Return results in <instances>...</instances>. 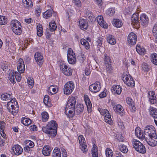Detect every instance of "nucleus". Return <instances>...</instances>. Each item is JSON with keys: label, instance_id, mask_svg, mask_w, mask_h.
I'll use <instances>...</instances> for the list:
<instances>
[{"label": "nucleus", "instance_id": "f257e3e1", "mask_svg": "<svg viewBox=\"0 0 157 157\" xmlns=\"http://www.w3.org/2000/svg\"><path fill=\"white\" fill-rule=\"evenodd\" d=\"M57 124L55 121H51L48 123L44 127H43V131L46 133L49 137H53L57 134Z\"/></svg>", "mask_w": 157, "mask_h": 157}, {"label": "nucleus", "instance_id": "f03ea898", "mask_svg": "<svg viewBox=\"0 0 157 157\" xmlns=\"http://www.w3.org/2000/svg\"><path fill=\"white\" fill-rule=\"evenodd\" d=\"M7 107L8 111L11 112L13 115H16L18 113L19 109L17 102L15 99H12L8 102Z\"/></svg>", "mask_w": 157, "mask_h": 157}, {"label": "nucleus", "instance_id": "7ed1b4c3", "mask_svg": "<svg viewBox=\"0 0 157 157\" xmlns=\"http://www.w3.org/2000/svg\"><path fill=\"white\" fill-rule=\"evenodd\" d=\"M144 134L145 137V140L147 141L152 137H156V133L154 127L152 125H148L145 128Z\"/></svg>", "mask_w": 157, "mask_h": 157}, {"label": "nucleus", "instance_id": "20e7f679", "mask_svg": "<svg viewBox=\"0 0 157 157\" xmlns=\"http://www.w3.org/2000/svg\"><path fill=\"white\" fill-rule=\"evenodd\" d=\"M11 26L13 31L17 35L22 33L21 26L20 23L17 20H13L11 21Z\"/></svg>", "mask_w": 157, "mask_h": 157}, {"label": "nucleus", "instance_id": "39448f33", "mask_svg": "<svg viewBox=\"0 0 157 157\" xmlns=\"http://www.w3.org/2000/svg\"><path fill=\"white\" fill-rule=\"evenodd\" d=\"M122 77V80L124 83L127 85L133 87L135 86V82L134 81L132 77L129 74H127L126 75L125 74Z\"/></svg>", "mask_w": 157, "mask_h": 157}, {"label": "nucleus", "instance_id": "423d86ee", "mask_svg": "<svg viewBox=\"0 0 157 157\" xmlns=\"http://www.w3.org/2000/svg\"><path fill=\"white\" fill-rule=\"evenodd\" d=\"M74 87V84L73 82L69 81L67 82L64 87V94L67 95L70 94L72 92Z\"/></svg>", "mask_w": 157, "mask_h": 157}, {"label": "nucleus", "instance_id": "0eeeda50", "mask_svg": "<svg viewBox=\"0 0 157 157\" xmlns=\"http://www.w3.org/2000/svg\"><path fill=\"white\" fill-rule=\"evenodd\" d=\"M67 58L68 61L69 63L74 64L76 63L75 55L71 48H69L68 50Z\"/></svg>", "mask_w": 157, "mask_h": 157}, {"label": "nucleus", "instance_id": "6e6552de", "mask_svg": "<svg viewBox=\"0 0 157 157\" xmlns=\"http://www.w3.org/2000/svg\"><path fill=\"white\" fill-rule=\"evenodd\" d=\"M137 36L134 33H131L127 38V44L132 46L135 45L136 42Z\"/></svg>", "mask_w": 157, "mask_h": 157}, {"label": "nucleus", "instance_id": "1a4fd4ad", "mask_svg": "<svg viewBox=\"0 0 157 157\" xmlns=\"http://www.w3.org/2000/svg\"><path fill=\"white\" fill-rule=\"evenodd\" d=\"M76 102V99L75 98L73 97H71L67 101L65 109L67 110L68 109L74 110L75 109Z\"/></svg>", "mask_w": 157, "mask_h": 157}, {"label": "nucleus", "instance_id": "9d476101", "mask_svg": "<svg viewBox=\"0 0 157 157\" xmlns=\"http://www.w3.org/2000/svg\"><path fill=\"white\" fill-rule=\"evenodd\" d=\"M101 88L100 83L97 82L94 84L91 85L89 87V90L91 91L96 93L99 91Z\"/></svg>", "mask_w": 157, "mask_h": 157}, {"label": "nucleus", "instance_id": "9b49d317", "mask_svg": "<svg viewBox=\"0 0 157 157\" xmlns=\"http://www.w3.org/2000/svg\"><path fill=\"white\" fill-rule=\"evenodd\" d=\"M60 68H62V72L65 75L67 76H70L72 75V69L68 67L66 65H64L63 66H62V67H60Z\"/></svg>", "mask_w": 157, "mask_h": 157}, {"label": "nucleus", "instance_id": "f8f14e48", "mask_svg": "<svg viewBox=\"0 0 157 157\" xmlns=\"http://www.w3.org/2000/svg\"><path fill=\"white\" fill-rule=\"evenodd\" d=\"M34 58L37 63L39 66H40L42 65L44 60L43 59V56L40 52H36L34 55Z\"/></svg>", "mask_w": 157, "mask_h": 157}, {"label": "nucleus", "instance_id": "ddd939ff", "mask_svg": "<svg viewBox=\"0 0 157 157\" xmlns=\"http://www.w3.org/2000/svg\"><path fill=\"white\" fill-rule=\"evenodd\" d=\"M135 133L136 136L139 139L143 140H145V135L143 133V131L139 127H137L135 129Z\"/></svg>", "mask_w": 157, "mask_h": 157}, {"label": "nucleus", "instance_id": "4468645a", "mask_svg": "<svg viewBox=\"0 0 157 157\" xmlns=\"http://www.w3.org/2000/svg\"><path fill=\"white\" fill-rule=\"evenodd\" d=\"M138 14L137 13L133 14L131 20V24L132 25H136L137 27L139 26L140 22L138 20Z\"/></svg>", "mask_w": 157, "mask_h": 157}, {"label": "nucleus", "instance_id": "2eb2a0df", "mask_svg": "<svg viewBox=\"0 0 157 157\" xmlns=\"http://www.w3.org/2000/svg\"><path fill=\"white\" fill-rule=\"evenodd\" d=\"M140 20L141 25L144 27H146L148 23V18L145 14H142L140 17Z\"/></svg>", "mask_w": 157, "mask_h": 157}, {"label": "nucleus", "instance_id": "dca6fc26", "mask_svg": "<svg viewBox=\"0 0 157 157\" xmlns=\"http://www.w3.org/2000/svg\"><path fill=\"white\" fill-rule=\"evenodd\" d=\"M97 20L99 25L102 27L104 28H107L108 27V25L104 21L102 16H98L97 17Z\"/></svg>", "mask_w": 157, "mask_h": 157}, {"label": "nucleus", "instance_id": "f3484780", "mask_svg": "<svg viewBox=\"0 0 157 157\" xmlns=\"http://www.w3.org/2000/svg\"><path fill=\"white\" fill-rule=\"evenodd\" d=\"M79 25L81 29L86 30L88 26L87 21L84 19H80L79 21Z\"/></svg>", "mask_w": 157, "mask_h": 157}, {"label": "nucleus", "instance_id": "a211bd4d", "mask_svg": "<svg viewBox=\"0 0 157 157\" xmlns=\"http://www.w3.org/2000/svg\"><path fill=\"white\" fill-rule=\"evenodd\" d=\"M112 106L114 111L116 112L119 113L120 114L123 115L124 109L122 106L120 105H115L114 104H112Z\"/></svg>", "mask_w": 157, "mask_h": 157}, {"label": "nucleus", "instance_id": "6ab92c4d", "mask_svg": "<svg viewBox=\"0 0 157 157\" xmlns=\"http://www.w3.org/2000/svg\"><path fill=\"white\" fill-rule=\"evenodd\" d=\"M150 102L152 104H154L156 102V98L154 91H150L148 93Z\"/></svg>", "mask_w": 157, "mask_h": 157}, {"label": "nucleus", "instance_id": "aec40b11", "mask_svg": "<svg viewBox=\"0 0 157 157\" xmlns=\"http://www.w3.org/2000/svg\"><path fill=\"white\" fill-rule=\"evenodd\" d=\"M23 6L27 9H30L33 8V3L31 0H23Z\"/></svg>", "mask_w": 157, "mask_h": 157}, {"label": "nucleus", "instance_id": "412c9836", "mask_svg": "<svg viewBox=\"0 0 157 157\" xmlns=\"http://www.w3.org/2000/svg\"><path fill=\"white\" fill-rule=\"evenodd\" d=\"M146 141L150 146L152 147L156 146L157 145V135H156V137H152V138H150V139Z\"/></svg>", "mask_w": 157, "mask_h": 157}, {"label": "nucleus", "instance_id": "4be33fe9", "mask_svg": "<svg viewBox=\"0 0 157 157\" xmlns=\"http://www.w3.org/2000/svg\"><path fill=\"white\" fill-rule=\"evenodd\" d=\"M122 89L120 85H113L111 89V90L112 92H114V93L120 94L122 91Z\"/></svg>", "mask_w": 157, "mask_h": 157}, {"label": "nucleus", "instance_id": "5701e85b", "mask_svg": "<svg viewBox=\"0 0 157 157\" xmlns=\"http://www.w3.org/2000/svg\"><path fill=\"white\" fill-rule=\"evenodd\" d=\"M84 107L82 105L77 104L76 107L75 108V113L77 115L79 114L82 113Z\"/></svg>", "mask_w": 157, "mask_h": 157}, {"label": "nucleus", "instance_id": "b1692460", "mask_svg": "<svg viewBox=\"0 0 157 157\" xmlns=\"http://www.w3.org/2000/svg\"><path fill=\"white\" fill-rule=\"evenodd\" d=\"M65 113L67 116L69 118L73 117L76 113L75 109L72 110L69 109H67H67H65Z\"/></svg>", "mask_w": 157, "mask_h": 157}, {"label": "nucleus", "instance_id": "393cba45", "mask_svg": "<svg viewBox=\"0 0 157 157\" xmlns=\"http://www.w3.org/2000/svg\"><path fill=\"white\" fill-rule=\"evenodd\" d=\"M150 115L154 118L157 119V109L152 107L150 109Z\"/></svg>", "mask_w": 157, "mask_h": 157}, {"label": "nucleus", "instance_id": "a878e982", "mask_svg": "<svg viewBox=\"0 0 157 157\" xmlns=\"http://www.w3.org/2000/svg\"><path fill=\"white\" fill-rule=\"evenodd\" d=\"M78 139L79 143L82 147H86V141L83 136L82 135H80L78 136Z\"/></svg>", "mask_w": 157, "mask_h": 157}, {"label": "nucleus", "instance_id": "bb28decb", "mask_svg": "<svg viewBox=\"0 0 157 157\" xmlns=\"http://www.w3.org/2000/svg\"><path fill=\"white\" fill-rule=\"evenodd\" d=\"M113 24L117 28L121 27L122 25V22L118 19L113 20Z\"/></svg>", "mask_w": 157, "mask_h": 157}, {"label": "nucleus", "instance_id": "cd10ccee", "mask_svg": "<svg viewBox=\"0 0 157 157\" xmlns=\"http://www.w3.org/2000/svg\"><path fill=\"white\" fill-rule=\"evenodd\" d=\"M107 41L108 43L111 44H114L116 42L114 36L112 35H108L107 37Z\"/></svg>", "mask_w": 157, "mask_h": 157}, {"label": "nucleus", "instance_id": "c85d7f7f", "mask_svg": "<svg viewBox=\"0 0 157 157\" xmlns=\"http://www.w3.org/2000/svg\"><path fill=\"white\" fill-rule=\"evenodd\" d=\"M136 49L137 52L140 55H144L145 52L144 48H142L140 46L137 45L136 46Z\"/></svg>", "mask_w": 157, "mask_h": 157}, {"label": "nucleus", "instance_id": "c756f323", "mask_svg": "<svg viewBox=\"0 0 157 157\" xmlns=\"http://www.w3.org/2000/svg\"><path fill=\"white\" fill-rule=\"evenodd\" d=\"M53 11L52 10H47L43 13V17L46 19L52 16Z\"/></svg>", "mask_w": 157, "mask_h": 157}, {"label": "nucleus", "instance_id": "7c9ffc66", "mask_svg": "<svg viewBox=\"0 0 157 157\" xmlns=\"http://www.w3.org/2000/svg\"><path fill=\"white\" fill-rule=\"evenodd\" d=\"M51 151V148H43L42 152L44 155L48 156L50 155Z\"/></svg>", "mask_w": 157, "mask_h": 157}, {"label": "nucleus", "instance_id": "2f4dec72", "mask_svg": "<svg viewBox=\"0 0 157 157\" xmlns=\"http://www.w3.org/2000/svg\"><path fill=\"white\" fill-rule=\"evenodd\" d=\"M132 144L133 147H145L139 141L135 139H133L132 141Z\"/></svg>", "mask_w": 157, "mask_h": 157}, {"label": "nucleus", "instance_id": "473e14b6", "mask_svg": "<svg viewBox=\"0 0 157 157\" xmlns=\"http://www.w3.org/2000/svg\"><path fill=\"white\" fill-rule=\"evenodd\" d=\"M1 98L3 100L6 101H8L12 98L11 95L10 94L4 93L1 95Z\"/></svg>", "mask_w": 157, "mask_h": 157}, {"label": "nucleus", "instance_id": "72a5a7b5", "mask_svg": "<svg viewBox=\"0 0 157 157\" xmlns=\"http://www.w3.org/2000/svg\"><path fill=\"white\" fill-rule=\"evenodd\" d=\"M57 28V26L55 22H50L49 25V30L51 32L54 31Z\"/></svg>", "mask_w": 157, "mask_h": 157}, {"label": "nucleus", "instance_id": "f704fd0d", "mask_svg": "<svg viewBox=\"0 0 157 157\" xmlns=\"http://www.w3.org/2000/svg\"><path fill=\"white\" fill-rule=\"evenodd\" d=\"M42 121L43 122H45L48 121L49 118L48 113L46 112H42L41 114Z\"/></svg>", "mask_w": 157, "mask_h": 157}, {"label": "nucleus", "instance_id": "c9c22d12", "mask_svg": "<svg viewBox=\"0 0 157 157\" xmlns=\"http://www.w3.org/2000/svg\"><path fill=\"white\" fill-rule=\"evenodd\" d=\"M151 62L154 64L157 65V54L156 53H153L151 54Z\"/></svg>", "mask_w": 157, "mask_h": 157}, {"label": "nucleus", "instance_id": "e433bc0d", "mask_svg": "<svg viewBox=\"0 0 157 157\" xmlns=\"http://www.w3.org/2000/svg\"><path fill=\"white\" fill-rule=\"evenodd\" d=\"M13 150L14 154L16 155H19L23 152L22 148H12Z\"/></svg>", "mask_w": 157, "mask_h": 157}, {"label": "nucleus", "instance_id": "4c0bfd02", "mask_svg": "<svg viewBox=\"0 0 157 157\" xmlns=\"http://www.w3.org/2000/svg\"><path fill=\"white\" fill-rule=\"evenodd\" d=\"M81 44L84 45L86 49H88L90 48V45L89 42L84 39H81L80 40Z\"/></svg>", "mask_w": 157, "mask_h": 157}, {"label": "nucleus", "instance_id": "58836bf2", "mask_svg": "<svg viewBox=\"0 0 157 157\" xmlns=\"http://www.w3.org/2000/svg\"><path fill=\"white\" fill-rule=\"evenodd\" d=\"M21 122L25 126L29 125L31 123L30 119H28L25 117H23L21 120Z\"/></svg>", "mask_w": 157, "mask_h": 157}, {"label": "nucleus", "instance_id": "ea45409f", "mask_svg": "<svg viewBox=\"0 0 157 157\" xmlns=\"http://www.w3.org/2000/svg\"><path fill=\"white\" fill-rule=\"evenodd\" d=\"M105 154L107 157H113V151L110 148H106Z\"/></svg>", "mask_w": 157, "mask_h": 157}, {"label": "nucleus", "instance_id": "a19ab883", "mask_svg": "<svg viewBox=\"0 0 157 157\" xmlns=\"http://www.w3.org/2000/svg\"><path fill=\"white\" fill-rule=\"evenodd\" d=\"M56 88V86H54L53 85L51 86L48 87V91H50L52 94H55L57 92Z\"/></svg>", "mask_w": 157, "mask_h": 157}, {"label": "nucleus", "instance_id": "79ce46f5", "mask_svg": "<svg viewBox=\"0 0 157 157\" xmlns=\"http://www.w3.org/2000/svg\"><path fill=\"white\" fill-rule=\"evenodd\" d=\"M150 67L146 63H143L142 64V69L144 71H147L150 69Z\"/></svg>", "mask_w": 157, "mask_h": 157}, {"label": "nucleus", "instance_id": "37998d69", "mask_svg": "<svg viewBox=\"0 0 157 157\" xmlns=\"http://www.w3.org/2000/svg\"><path fill=\"white\" fill-rule=\"evenodd\" d=\"M7 18L4 16L0 15V25H5L7 23Z\"/></svg>", "mask_w": 157, "mask_h": 157}, {"label": "nucleus", "instance_id": "c03bdc74", "mask_svg": "<svg viewBox=\"0 0 157 157\" xmlns=\"http://www.w3.org/2000/svg\"><path fill=\"white\" fill-rule=\"evenodd\" d=\"M25 147H34V143L30 140H25Z\"/></svg>", "mask_w": 157, "mask_h": 157}, {"label": "nucleus", "instance_id": "a18cd8bd", "mask_svg": "<svg viewBox=\"0 0 157 157\" xmlns=\"http://www.w3.org/2000/svg\"><path fill=\"white\" fill-rule=\"evenodd\" d=\"M91 152L93 157H98V148H92Z\"/></svg>", "mask_w": 157, "mask_h": 157}, {"label": "nucleus", "instance_id": "49530a36", "mask_svg": "<svg viewBox=\"0 0 157 157\" xmlns=\"http://www.w3.org/2000/svg\"><path fill=\"white\" fill-rule=\"evenodd\" d=\"M104 56V63L105 64H106L110 63H111V60L109 57L106 54H105Z\"/></svg>", "mask_w": 157, "mask_h": 157}, {"label": "nucleus", "instance_id": "de8ad7c7", "mask_svg": "<svg viewBox=\"0 0 157 157\" xmlns=\"http://www.w3.org/2000/svg\"><path fill=\"white\" fill-rule=\"evenodd\" d=\"M86 17L87 18V19H88V20H89L91 21H92L94 20V17H93V14L92 13L90 12H87V16Z\"/></svg>", "mask_w": 157, "mask_h": 157}, {"label": "nucleus", "instance_id": "09e8293b", "mask_svg": "<svg viewBox=\"0 0 157 157\" xmlns=\"http://www.w3.org/2000/svg\"><path fill=\"white\" fill-rule=\"evenodd\" d=\"M136 150L139 153L144 154L146 152V148H135Z\"/></svg>", "mask_w": 157, "mask_h": 157}, {"label": "nucleus", "instance_id": "8fccbe9b", "mask_svg": "<svg viewBox=\"0 0 157 157\" xmlns=\"http://www.w3.org/2000/svg\"><path fill=\"white\" fill-rule=\"evenodd\" d=\"M14 74L15 78L17 81L18 82L20 81L21 78V76L20 74L17 72H16Z\"/></svg>", "mask_w": 157, "mask_h": 157}, {"label": "nucleus", "instance_id": "3c124183", "mask_svg": "<svg viewBox=\"0 0 157 157\" xmlns=\"http://www.w3.org/2000/svg\"><path fill=\"white\" fill-rule=\"evenodd\" d=\"M153 33L154 35L157 37V23L155 24L153 28Z\"/></svg>", "mask_w": 157, "mask_h": 157}, {"label": "nucleus", "instance_id": "603ef678", "mask_svg": "<svg viewBox=\"0 0 157 157\" xmlns=\"http://www.w3.org/2000/svg\"><path fill=\"white\" fill-rule=\"evenodd\" d=\"M115 138L119 141H122L124 140V137L121 134H118L117 135Z\"/></svg>", "mask_w": 157, "mask_h": 157}, {"label": "nucleus", "instance_id": "864d4df0", "mask_svg": "<svg viewBox=\"0 0 157 157\" xmlns=\"http://www.w3.org/2000/svg\"><path fill=\"white\" fill-rule=\"evenodd\" d=\"M103 113L105 118H106L107 117H109L111 116L110 113L109 111L106 109H104L103 112Z\"/></svg>", "mask_w": 157, "mask_h": 157}, {"label": "nucleus", "instance_id": "5fc2aeb1", "mask_svg": "<svg viewBox=\"0 0 157 157\" xmlns=\"http://www.w3.org/2000/svg\"><path fill=\"white\" fill-rule=\"evenodd\" d=\"M105 121L109 124H112L113 123L111 116L109 117H107L106 118H105Z\"/></svg>", "mask_w": 157, "mask_h": 157}, {"label": "nucleus", "instance_id": "6e6d98bb", "mask_svg": "<svg viewBox=\"0 0 157 157\" xmlns=\"http://www.w3.org/2000/svg\"><path fill=\"white\" fill-rule=\"evenodd\" d=\"M15 77L14 76V74L13 72L12 74L11 73V74L10 75V81L12 82L15 83Z\"/></svg>", "mask_w": 157, "mask_h": 157}, {"label": "nucleus", "instance_id": "4d7b16f0", "mask_svg": "<svg viewBox=\"0 0 157 157\" xmlns=\"http://www.w3.org/2000/svg\"><path fill=\"white\" fill-rule=\"evenodd\" d=\"M22 66L21 65H19V66H17V70L20 73H22L24 72L25 66H24L23 68H22Z\"/></svg>", "mask_w": 157, "mask_h": 157}, {"label": "nucleus", "instance_id": "13d9d810", "mask_svg": "<svg viewBox=\"0 0 157 157\" xmlns=\"http://www.w3.org/2000/svg\"><path fill=\"white\" fill-rule=\"evenodd\" d=\"M106 67V70L109 73H110L112 70V67L110 63L105 64Z\"/></svg>", "mask_w": 157, "mask_h": 157}, {"label": "nucleus", "instance_id": "bf43d9fd", "mask_svg": "<svg viewBox=\"0 0 157 157\" xmlns=\"http://www.w3.org/2000/svg\"><path fill=\"white\" fill-rule=\"evenodd\" d=\"M41 10L39 7L37 6V7L36 8L35 11V14L37 16H39L40 15V14L41 13Z\"/></svg>", "mask_w": 157, "mask_h": 157}, {"label": "nucleus", "instance_id": "052dcab7", "mask_svg": "<svg viewBox=\"0 0 157 157\" xmlns=\"http://www.w3.org/2000/svg\"><path fill=\"white\" fill-rule=\"evenodd\" d=\"M103 38L101 37H98L97 42L98 44V45L101 46L102 44V42Z\"/></svg>", "mask_w": 157, "mask_h": 157}, {"label": "nucleus", "instance_id": "680f3d73", "mask_svg": "<svg viewBox=\"0 0 157 157\" xmlns=\"http://www.w3.org/2000/svg\"><path fill=\"white\" fill-rule=\"evenodd\" d=\"M19 65H21L22 66V68H23V67L25 66L24 61L23 59L21 58H20L18 59L17 62V66Z\"/></svg>", "mask_w": 157, "mask_h": 157}, {"label": "nucleus", "instance_id": "e2e57ef3", "mask_svg": "<svg viewBox=\"0 0 157 157\" xmlns=\"http://www.w3.org/2000/svg\"><path fill=\"white\" fill-rule=\"evenodd\" d=\"M127 103L130 105H133V101L132 99L128 97L126 99Z\"/></svg>", "mask_w": 157, "mask_h": 157}, {"label": "nucleus", "instance_id": "0e129e2a", "mask_svg": "<svg viewBox=\"0 0 157 157\" xmlns=\"http://www.w3.org/2000/svg\"><path fill=\"white\" fill-rule=\"evenodd\" d=\"M61 154L59 148H55L53 151V154Z\"/></svg>", "mask_w": 157, "mask_h": 157}, {"label": "nucleus", "instance_id": "69168bd1", "mask_svg": "<svg viewBox=\"0 0 157 157\" xmlns=\"http://www.w3.org/2000/svg\"><path fill=\"white\" fill-rule=\"evenodd\" d=\"M119 149L120 151L124 153H127L128 151V148H119Z\"/></svg>", "mask_w": 157, "mask_h": 157}, {"label": "nucleus", "instance_id": "338daca9", "mask_svg": "<svg viewBox=\"0 0 157 157\" xmlns=\"http://www.w3.org/2000/svg\"><path fill=\"white\" fill-rule=\"evenodd\" d=\"M75 5L78 6H81V2L80 0H73Z\"/></svg>", "mask_w": 157, "mask_h": 157}, {"label": "nucleus", "instance_id": "774afa93", "mask_svg": "<svg viewBox=\"0 0 157 157\" xmlns=\"http://www.w3.org/2000/svg\"><path fill=\"white\" fill-rule=\"evenodd\" d=\"M6 125V123L3 121H0V127L1 130H3Z\"/></svg>", "mask_w": 157, "mask_h": 157}]
</instances>
